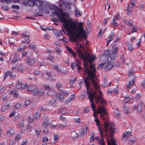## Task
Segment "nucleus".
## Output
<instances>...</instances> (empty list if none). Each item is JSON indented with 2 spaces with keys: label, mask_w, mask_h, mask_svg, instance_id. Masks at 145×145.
I'll return each instance as SVG.
<instances>
[{
  "label": "nucleus",
  "mask_w": 145,
  "mask_h": 145,
  "mask_svg": "<svg viewBox=\"0 0 145 145\" xmlns=\"http://www.w3.org/2000/svg\"><path fill=\"white\" fill-rule=\"evenodd\" d=\"M97 113L100 114L101 117L104 118L105 115H107V112L104 105H102V107L99 106L98 108Z\"/></svg>",
  "instance_id": "nucleus-6"
},
{
  "label": "nucleus",
  "mask_w": 145,
  "mask_h": 145,
  "mask_svg": "<svg viewBox=\"0 0 145 145\" xmlns=\"http://www.w3.org/2000/svg\"><path fill=\"white\" fill-rule=\"evenodd\" d=\"M120 58L122 63H124L125 61V56H124V55H122V56H121L120 57Z\"/></svg>",
  "instance_id": "nucleus-48"
},
{
  "label": "nucleus",
  "mask_w": 145,
  "mask_h": 145,
  "mask_svg": "<svg viewBox=\"0 0 145 145\" xmlns=\"http://www.w3.org/2000/svg\"><path fill=\"white\" fill-rule=\"evenodd\" d=\"M49 123L47 122H44L41 125L43 128H46L48 126Z\"/></svg>",
  "instance_id": "nucleus-30"
},
{
  "label": "nucleus",
  "mask_w": 145,
  "mask_h": 145,
  "mask_svg": "<svg viewBox=\"0 0 145 145\" xmlns=\"http://www.w3.org/2000/svg\"><path fill=\"white\" fill-rule=\"evenodd\" d=\"M59 138V136L58 135L55 134L54 136V140H56L58 139Z\"/></svg>",
  "instance_id": "nucleus-49"
},
{
  "label": "nucleus",
  "mask_w": 145,
  "mask_h": 145,
  "mask_svg": "<svg viewBox=\"0 0 145 145\" xmlns=\"http://www.w3.org/2000/svg\"><path fill=\"white\" fill-rule=\"evenodd\" d=\"M137 31V27H134L133 29L131 30V32L132 33L136 32Z\"/></svg>",
  "instance_id": "nucleus-59"
},
{
  "label": "nucleus",
  "mask_w": 145,
  "mask_h": 145,
  "mask_svg": "<svg viewBox=\"0 0 145 145\" xmlns=\"http://www.w3.org/2000/svg\"><path fill=\"white\" fill-rule=\"evenodd\" d=\"M79 57L83 60V65L85 69L84 71L87 73L88 76L83 78L84 83L87 90L90 88V81L92 86L96 89L99 88V85L96 80L97 76L95 75L96 69L94 65L92 64L96 59L94 55H78Z\"/></svg>",
  "instance_id": "nucleus-1"
},
{
  "label": "nucleus",
  "mask_w": 145,
  "mask_h": 145,
  "mask_svg": "<svg viewBox=\"0 0 145 145\" xmlns=\"http://www.w3.org/2000/svg\"><path fill=\"white\" fill-rule=\"evenodd\" d=\"M28 1V5L31 7H33L35 4V0H29Z\"/></svg>",
  "instance_id": "nucleus-17"
},
{
  "label": "nucleus",
  "mask_w": 145,
  "mask_h": 145,
  "mask_svg": "<svg viewBox=\"0 0 145 145\" xmlns=\"http://www.w3.org/2000/svg\"><path fill=\"white\" fill-rule=\"evenodd\" d=\"M66 49L69 52L70 54L72 53V54H76L72 50V49L71 48H70L69 46H67L66 47Z\"/></svg>",
  "instance_id": "nucleus-23"
},
{
  "label": "nucleus",
  "mask_w": 145,
  "mask_h": 145,
  "mask_svg": "<svg viewBox=\"0 0 145 145\" xmlns=\"http://www.w3.org/2000/svg\"><path fill=\"white\" fill-rule=\"evenodd\" d=\"M79 27H77L75 22L71 24V26L73 27L75 34V39H76L81 37L86 39V32L83 25V23L80 22L78 24Z\"/></svg>",
  "instance_id": "nucleus-3"
},
{
  "label": "nucleus",
  "mask_w": 145,
  "mask_h": 145,
  "mask_svg": "<svg viewBox=\"0 0 145 145\" xmlns=\"http://www.w3.org/2000/svg\"><path fill=\"white\" fill-rule=\"evenodd\" d=\"M118 49V48L117 47H116L113 48V50H112V53L113 54H116L117 52Z\"/></svg>",
  "instance_id": "nucleus-37"
},
{
  "label": "nucleus",
  "mask_w": 145,
  "mask_h": 145,
  "mask_svg": "<svg viewBox=\"0 0 145 145\" xmlns=\"http://www.w3.org/2000/svg\"><path fill=\"white\" fill-rule=\"evenodd\" d=\"M133 72L132 71H129L128 73V76L129 77L133 78V77L135 76L133 74Z\"/></svg>",
  "instance_id": "nucleus-42"
},
{
  "label": "nucleus",
  "mask_w": 145,
  "mask_h": 145,
  "mask_svg": "<svg viewBox=\"0 0 145 145\" xmlns=\"http://www.w3.org/2000/svg\"><path fill=\"white\" fill-rule=\"evenodd\" d=\"M10 59L12 60V63H15L19 60V57L18 55H11Z\"/></svg>",
  "instance_id": "nucleus-9"
},
{
  "label": "nucleus",
  "mask_w": 145,
  "mask_h": 145,
  "mask_svg": "<svg viewBox=\"0 0 145 145\" xmlns=\"http://www.w3.org/2000/svg\"><path fill=\"white\" fill-rule=\"evenodd\" d=\"M123 110L124 112H125L126 114H128L130 113V111L129 108L125 106V105L123 108Z\"/></svg>",
  "instance_id": "nucleus-22"
},
{
  "label": "nucleus",
  "mask_w": 145,
  "mask_h": 145,
  "mask_svg": "<svg viewBox=\"0 0 145 145\" xmlns=\"http://www.w3.org/2000/svg\"><path fill=\"white\" fill-rule=\"evenodd\" d=\"M111 24L113 26H116L117 25V23L114 18H113L112 21L111 23Z\"/></svg>",
  "instance_id": "nucleus-31"
},
{
  "label": "nucleus",
  "mask_w": 145,
  "mask_h": 145,
  "mask_svg": "<svg viewBox=\"0 0 145 145\" xmlns=\"http://www.w3.org/2000/svg\"><path fill=\"white\" fill-rule=\"evenodd\" d=\"M46 8L47 10H52V8L50 5L46 4L45 5Z\"/></svg>",
  "instance_id": "nucleus-41"
},
{
  "label": "nucleus",
  "mask_w": 145,
  "mask_h": 145,
  "mask_svg": "<svg viewBox=\"0 0 145 145\" xmlns=\"http://www.w3.org/2000/svg\"><path fill=\"white\" fill-rule=\"evenodd\" d=\"M130 100V98L129 97H126L125 98V103L128 102Z\"/></svg>",
  "instance_id": "nucleus-56"
},
{
  "label": "nucleus",
  "mask_w": 145,
  "mask_h": 145,
  "mask_svg": "<svg viewBox=\"0 0 145 145\" xmlns=\"http://www.w3.org/2000/svg\"><path fill=\"white\" fill-rule=\"evenodd\" d=\"M58 10H55V12H53V14L57 16L59 19L60 20L61 22L63 23L65 27H67L68 26V24L67 23L68 22L67 18L64 17L68 16L67 14L65 13H63L61 12L62 14V15H61L59 14L58 12Z\"/></svg>",
  "instance_id": "nucleus-5"
},
{
  "label": "nucleus",
  "mask_w": 145,
  "mask_h": 145,
  "mask_svg": "<svg viewBox=\"0 0 145 145\" xmlns=\"http://www.w3.org/2000/svg\"><path fill=\"white\" fill-rule=\"evenodd\" d=\"M108 56V57H109V58L111 60H113L115 59L117 57L116 55H106Z\"/></svg>",
  "instance_id": "nucleus-21"
},
{
  "label": "nucleus",
  "mask_w": 145,
  "mask_h": 145,
  "mask_svg": "<svg viewBox=\"0 0 145 145\" xmlns=\"http://www.w3.org/2000/svg\"><path fill=\"white\" fill-rule=\"evenodd\" d=\"M22 82V81L21 80H20L18 81L17 84L16 85V86L15 87V88L16 89H19L22 88L23 85H21Z\"/></svg>",
  "instance_id": "nucleus-12"
},
{
  "label": "nucleus",
  "mask_w": 145,
  "mask_h": 145,
  "mask_svg": "<svg viewBox=\"0 0 145 145\" xmlns=\"http://www.w3.org/2000/svg\"><path fill=\"white\" fill-rule=\"evenodd\" d=\"M39 90L37 88L35 89L33 91V95H37L39 92Z\"/></svg>",
  "instance_id": "nucleus-33"
},
{
  "label": "nucleus",
  "mask_w": 145,
  "mask_h": 145,
  "mask_svg": "<svg viewBox=\"0 0 145 145\" xmlns=\"http://www.w3.org/2000/svg\"><path fill=\"white\" fill-rule=\"evenodd\" d=\"M44 87L45 88V89L49 91L51 89L50 85L45 84H44Z\"/></svg>",
  "instance_id": "nucleus-38"
},
{
  "label": "nucleus",
  "mask_w": 145,
  "mask_h": 145,
  "mask_svg": "<svg viewBox=\"0 0 145 145\" xmlns=\"http://www.w3.org/2000/svg\"><path fill=\"white\" fill-rule=\"evenodd\" d=\"M142 103H139L137 107V108L138 111L140 113L141 111L142 110Z\"/></svg>",
  "instance_id": "nucleus-19"
},
{
  "label": "nucleus",
  "mask_w": 145,
  "mask_h": 145,
  "mask_svg": "<svg viewBox=\"0 0 145 145\" xmlns=\"http://www.w3.org/2000/svg\"><path fill=\"white\" fill-rule=\"evenodd\" d=\"M135 76H134L133 77V78H131V81H129V83L128 84H126V87H127L129 88V86H132L134 84V81L135 79Z\"/></svg>",
  "instance_id": "nucleus-10"
},
{
  "label": "nucleus",
  "mask_w": 145,
  "mask_h": 145,
  "mask_svg": "<svg viewBox=\"0 0 145 145\" xmlns=\"http://www.w3.org/2000/svg\"><path fill=\"white\" fill-rule=\"evenodd\" d=\"M63 85L59 84H56V87L59 90V88L62 87Z\"/></svg>",
  "instance_id": "nucleus-61"
},
{
  "label": "nucleus",
  "mask_w": 145,
  "mask_h": 145,
  "mask_svg": "<svg viewBox=\"0 0 145 145\" xmlns=\"http://www.w3.org/2000/svg\"><path fill=\"white\" fill-rule=\"evenodd\" d=\"M62 3L63 5L65 6V8L67 7V6H69L71 4V3L69 2L65 3L63 2H62Z\"/></svg>",
  "instance_id": "nucleus-40"
},
{
  "label": "nucleus",
  "mask_w": 145,
  "mask_h": 145,
  "mask_svg": "<svg viewBox=\"0 0 145 145\" xmlns=\"http://www.w3.org/2000/svg\"><path fill=\"white\" fill-rule=\"evenodd\" d=\"M29 35H26V33H23L21 35H20V37H21L23 38L25 37V40H30V39H29Z\"/></svg>",
  "instance_id": "nucleus-15"
},
{
  "label": "nucleus",
  "mask_w": 145,
  "mask_h": 145,
  "mask_svg": "<svg viewBox=\"0 0 145 145\" xmlns=\"http://www.w3.org/2000/svg\"><path fill=\"white\" fill-rule=\"evenodd\" d=\"M115 63V62H112V63L110 62H105V68L107 71L109 70L113 67Z\"/></svg>",
  "instance_id": "nucleus-7"
},
{
  "label": "nucleus",
  "mask_w": 145,
  "mask_h": 145,
  "mask_svg": "<svg viewBox=\"0 0 145 145\" xmlns=\"http://www.w3.org/2000/svg\"><path fill=\"white\" fill-rule=\"evenodd\" d=\"M19 118V116L18 115H16L13 118V120L14 121H17Z\"/></svg>",
  "instance_id": "nucleus-52"
},
{
  "label": "nucleus",
  "mask_w": 145,
  "mask_h": 145,
  "mask_svg": "<svg viewBox=\"0 0 145 145\" xmlns=\"http://www.w3.org/2000/svg\"><path fill=\"white\" fill-rule=\"evenodd\" d=\"M75 14L76 16L77 17L80 16L82 14L80 12V11H79L77 9H76Z\"/></svg>",
  "instance_id": "nucleus-29"
},
{
  "label": "nucleus",
  "mask_w": 145,
  "mask_h": 145,
  "mask_svg": "<svg viewBox=\"0 0 145 145\" xmlns=\"http://www.w3.org/2000/svg\"><path fill=\"white\" fill-rule=\"evenodd\" d=\"M1 6L2 8L5 10H8L9 9V8L8 7L7 5L3 4L1 5Z\"/></svg>",
  "instance_id": "nucleus-28"
},
{
  "label": "nucleus",
  "mask_w": 145,
  "mask_h": 145,
  "mask_svg": "<svg viewBox=\"0 0 145 145\" xmlns=\"http://www.w3.org/2000/svg\"><path fill=\"white\" fill-rule=\"evenodd\" d=\"M17 71L19 73H22L23 72V69L20 67H19L18 68Z\"/></svg>",
  "instance_id": "nucleus-55"
},
{
  "label": "nucleus",
  "mask_w": 145,
  "mask_h": 145,
  "mask_svg": "<svg viewBox=\"0 0 145 145\" xmlns=\"http://www.w3.org/2000/svg\"><path fill=\"white\" fill-rule=\"evenodd\" d=\"M21 106V104L17 103L15 105V108H16L17 109H18L20 108Z\"/></svg>",
  "instance_id": "nucleus-62"
},
{
  "label": "nucleus",
  "mask_w": 145,
  "mask_h": 145,
  "mask_svg": "<svg viewBox=\"0 0 145 145\" xmlns=\"http://www.w3.org/2000/svg\"><path fill=\"white\" fill-rule=\"evenodd\" d=\"M10 72V71H8L5 72V75L4 76V80L6 79L7 78V77L8 76H9V74H10L9 73Z\"/></svg>",
  "instance_id": "nucleus-39"
},
{
  "label": "nucleus",
  "mask_w": 145,
  "mask_h": 145,
  "mask_svg": "<svg viewBox=\"0 0 145 145\" xmlns=\"http://www.w3.org/2000/svg\"><path fill=\"white\" fill-rule=\"evenodd\" d=\"M131 7H130L129 5L127 7V14L128 15H130L131 14V12L132 11Z\"/></svg>",
  "instance_id": "nucleus-27"
},
{
  "label": "nucleus",
  "mask_w": 145,
  "mask_h": 145,
  "mask_svg": "<svg viewBox=\"0 0 145 145\" xmlns=\"http://www.w3.org/2000/svg\"><path fill=\"white\" fill-rule=\"evenodd\" d=\"M100 60L102 61H104L107 59H108V61H109V58L108 57V56L106 55H102L100 57Z\"/></svg>",
  "instance_id": "nucleus-14"
},
{
  "label": "nucleus",
  "mask_w": 145,
  "mask_h": 145,
  "mask_svg": "<svg viewBox=\"0 0 145 145\" xmlns=\"http://www.w3.org/2000/svg\"><path fill=\"white\" fill-rule=\"evenodd\" d=\"M33 118L38 120L40 119V114L39 112H36L34 114Z\"/></svg>",
  "instance_id": "nucleus-20"
},
{
  "label": "nucleus",
  "mask_w": 145,
  "mask_h": 145,
  "mask_svg": "<svg viewBox=\"0 0 145 145\" xmlns=\"http://www.w3.org/2000/svg\"><path fill=\"white\" fill-rule=\"evenodd\" d=\"M46 59H48L51 61H53L54 59V57L50 55H49L46 58Z\"/></svg>",
  "instance_id": "nucleus-24"
},
{
  "label": "nucleus",
  "mask_w": 145,
  "mask_h": 145,
  "mask_svg": "<svg viewBox=\"0 0 145 145\" xmlns=\"http://www.w3.org/2000/svg\"><path fill=\"white\" fill-rule=\"evenodd\" d=\"M85 134V129L84 128H82V130L81 132V134L80 135V136L81 137H83L84 136V135Z\"/></svg>",
  "instance_id": "nucleus-46"
},
{
  "label": "nucleus",
  "mask_w": 145,
  "mask_h": 145,
  "mask_svg": "<svg viewBox=\"0 0 145 145\" xmlns=\"http://www.w3.org/2000/svg\"><path fill=\"white\" fill-rule=\"evenodd\" d=\"M87 93L89 100L90 99L91 97H92L93 101V103L95 101L94 99L96 104L98 103L99 104L100 102L102 104L106 103V101L103 98V96H99L96 92L93 90L92 88H88V90H87Z\"/></svg>",
  "instance_id": "nucleus-4"
},
{
  "label": "nucleus",
  "mask_w": 145,
  "mask_h": 145,
  "mask_svg": "<svg viewBox=\"0 0 145 145\" xmlns=\"http://www.w3.org/2000/svg\"><path fill=\"white\" fill-rule=\"evenodd\" d=\"M10 104L7 103L5 105H3L2 107L1 111H4L7 109H8L10 106Z\"/></svg>",
  "instance_id": "nucleus-16"
},
{
  "label": "nucleus",
  "mask_w": 145,
  "mask_h": 145,
  "mask_svg": "<svg viewBox=\"0 0 145 145\" xmlns=\"http://www.w3.org/2000/svg\"><path fill=\"white\" fill-rule=\"evenodd\" d=\"M107 84V80H106L105 78H104L103 82V85L104 86H106Z\"/></svg>",
  "instance_id": "nucleus-50"
},
{
  "label": "nucleus",
  "mask_w": 145,
  "mask_h": 145,
  "mask_svg": "<svg viewBox=\"0 0 145 145\" xmlns=\"http://www.w3.org/2000/svg\"><path fill=\"white\" fill-rule=\"evenodd\" d=\"M24 126V122H22L18 125V128L20 129L22 128Z\"/></svg>",
  "instance_id": "nucleus-43"
},
{
  "label": "nucleus",
  "mask_w": 145,
  "mask_h": 145,
  "mask_svg": "<svg viewBox=\"0 0 145 145\" xmlns=\"http://www.w3.org/2000/svg\"><path fill=\"white\" fill-rule=\"evenodd\" d=\"M133 49V47L132 44H129L128 45V49L129 51H131Z\"/></svg>",
  "instance_id": "nucleus-35"
},
{
  "label": "nucleus",
  "mask_w": 145,
  "mask_h": 145,
  "mask_svg": "<svg viewBox=\"0 0 145 145\" xmlns=\"http://www.w3.org/2000/svg\"><path fill=\"white\" fill-rule=\"evenodd\" d=\"M95 121L96 122L97 125V126L101 125L100 121L97 117H96L95 118Z\"/></svg>",
  "instance_id": "nucleus-34"
},
{
  "label": "nucleus",
  "mask_w": 145,
  "mask_h": 145,
  "mask_svg": "<svg viewBox=\"0 0 145 145\" xmlns=\"http://www.w3.org/2000/svg\"><path fill=\"white\" fill-rule=\"evenodd\" d=\"M65 108L63 109L62 108H61L59 109V110L61 111V113L63 114H65L66 113V111L65 110Z\"/></svg>",
  "instance_id": "nucleus-54"
},
{
  "label": "nucleus",
  "mask_w": 145,
  "mask_h": 145,
  "mask_svg": "<svg viewBox=\"0 0 145 145\" xmlns=\"http://www.w3.org/2000/svg\"><path fill=\"white\" fill-rule=\"evenodd\" d=\"M45 128L43 130V132L46 133L47 134L48 133V128Z\"/></svg>",
  "instance_id": "nucleus-64"
},
{
  "label": "nucleus",
  "mask_w": 145,
  "mask_h": 145,
  "mask_svg": "<svg viewBox=\"0 0 145 145\" xmlns=\"http://www.w3.org/2000/svg\"><path fill=\"white\" fill-rule=\"evenodd\" d=\"M141 96V95L139 94H138L135 97V99L137 100H139Z\"/></svg>",
  "instance_id": "nucleus-60"
},
{
  "label": "nucleus",
  "mask_w": 145,
  "mask_h": 145,
  "mask_svg": "<svg viewBox=\"0 0 145 145\" xmlns=\"http://www.w3.org/2000/svg\"><path fill=\"white\" fill-rule=\"evenodd\" d=\"M105 62L103 63H101V64L99 65L98 67H98V69H101L103 67V66H104L105 67Z\"/></svg>",
  "instance_id": "nucleus-36"
},
{
  "label": "nucleus",
  "mask_w": 145,
  "mask_h": 145,
  "mask_svg": "<svg viewBox=\"0 0 145 145\" xmlns=\"http://www.w3.org/2000/svg\"><path fill=\"white\" fill-rule=\"evenodd\" d=\"M93 99L92 97L90 99V102L91 103V107L93 111V115L94 117L95 118L97 116V114H96V106L94 103H93Z\"/></svg>",
  "instance_id": "nucleus-8"
},
{
  "label": "nucleus",
  "mask_w": 145,
  "mask_h": 145,
  "mask_svg": "<svg viewBox=\"0 0 145 145\" xmlns=\"http://www.w3.org/2000/svg\"><path fill=\"white\" fill-rule=\"evenodd\" d=\"M0 1L3 3H4L5 1L6 3L7 4H9V3L11 2V0H0Z\"/></svg>",
  "instance_id": "nucleus-57"
},
{
  "label": "nucleus",
  "mask_w": 145,
  "mask_h": 145,
  "mask_svg": "<svg viewBox=\"0 0 145 145\" xmlns=\"http://www.w3.org/2000/svg\"><path fill=\"white\" fill-rule=\"evenodd\" d=\"M62 33H58L57 35V39L59 41H61V39H60V37L61 36V35H62Z\"/></svg>",
  "instance_id": "nucleus-45"
},
{
  "label": "nucleus",
  "mask_w": 145,
  "mask_h": 145,
  "mask_svg": "<svg viewBox=\"0 0 145 145\" xmlns=\"http://www.w3.org/2000/svg\"><path fill=\"white\" fill-rule=\"evenodd\" d=\"M114 125L113 123L105 121L104 123L103 129L98 127L99 132L101 137V140L98 137H95L99 144L102 145V140L105 142L103 137H105L108 145H117L116 140L113 138V133L115 132L116 129L114 128Z\"/></svg>",
  "instance_id": "nucleus-2"
},
{
  "label": "nucleus",
  "mask_w": 145,
  "mask_h": 145,
  "mask_svg": "<svg viewBox=\"0 0 145 145\" xmlns=\"http://www.w3.org/2000/svg\"><path fill=\"white\" fill-rule=\"evenodd\" d=\"M35 4L38 7H41L43 3V1L40 0H35Z\"/></svg>",
  "instance_id": "nucleus-13"
},
{
  "label": "nucleus",
  "mask_w": 145,
  "mask_h": 145,
  "mask_svg": "<svg viewBox=\"0 0 145 145\" xmlns=\"http://www.w3.org/2000/svg\"><path fill=\"white\" fill-rule=\"evenodd\" d=\"M12 7L13 9H15L17 10H19L20 8L18 6L14 5H12Z\"/></svg>",
  "instance_id": "nucleus-44"
},
{
  "label": "nucleus",
  "mask_w": 145,
  "mask_h": 145,
  "mask_svg": "<svg viewBox=\"0 0 145 145\" xmlns=\"http://www.w3.org/2000/svg\"><path fill=\"white\" fill-rule=\"evenodd\" d=\"M114 36V33L113 31L112 32L109 36L108 37V38L109 39V40H111V41L112 40V38Z\"/></svg>",
  "instance_id": "nucleus-32"
},
{
  "label": "nucleus",
  "mask_w": 145,
  "mask_h": 145,
  "mask_svg": "<svg viewBox=\"0 0 145 145\" xmlns=\"http://www.w3.org/2000/svg\"><path fill=\"white\" fill-rule=\"evenodd\" d=\"M56 97L57 99H59L60 101L63 102V101L64 96L63 95L60 94L58 93Z\"/></svg>",
  "instance_id": "nucleus-18"
},
{
  "label": "nucleus",
  "mask_w": 145,
  "mask_h": 145,
  "mask_svg": "<svg viewBox=\"0 0 145 145\" xmlns=\"http://www.w3.org/2000/svg\"><path fill=\"white\" fill-rule=\"evenodd\" d=\"M43 10L42 9H39L38 10L36 11L35 15V16H42L43 15L42 14Z\"/></svg>",
  "instance_id": "nucleus-11"
},
{
  "label": "nucleus",
  "mask_w": 145,
  "mask_h": 145,
  "mask_svg": "<svg viewBox=\"0 0 145 145\" xmlns=\"http://www.w3.org/2000/svg\"><path fill=\"white\" fill-rule=\"evenodd\" d=\"M32 125L30 124V123L29 124L27 127V129L29 131L32 128Z\"/></svg>",
  "instance_id": "nucleus-51"
},
{
  "label": "nucleus",
  "mask_w": 145,
  "mask_h": 145,
  "mask_svg": "<svg viewBox=\"0 0 145 145\" xmlns=\"http://www.w3.org/2000/svg\"><path fill=\"white\" fill-rule=\"evenodd\" d=\"M82 96L84 98L87 97V95H86V92L85 91H84L82 93Z\"/></svg>",
  "instance_id": "nucleus-53"
},
{
  "label": "nucleus",
  "mask_w": 145,
  "mask_h": 145,
  "mask_svg": "<svg viewBox=\"0 0 145 145\" xmlns=\"http://www.w3.org/2000/svg\"><path fill=\"white\" fill-rule=\"evenodd\" d=\"M29 48L30 49L34 50L36 48V46H34L33 45L31 44L29 46Z\"/></svg>",
  "instance_id": "nucleus-47"
},
{
  "label": "nucleus",
  "mask_w": 145,
  "mask_h": 145,
  "mask_svg": "<svg viewBox=\"0 0 145 145\" xmlns=\"http://www.w3.org/2000/svg\"><path fill=\"white\" fill-rule=\"evenodd\" d=\"M15 39L13 38H10L9 39V42L10 44H14L15 41Z\"/></svg>",
  "instance_id": "nucleus-25"
},
{
  "label": "nucleus",
  "mask_w": 145,
  "mask_h": 145,
  "mask_svg": "<svg viewBox=\"0 0 145 145\" xmlns=\"http://www.w3.org/2000/svg\"><path fill=\"white\" fill-rule=\"evenodd\" d=\"M16 113V112L14 111L11 112L9 115V117H13L15 115Z\"/></svg>",
  "instance_id": "nucleus-63"
},
{
  "label": "nucleus",
  "mask_w": 145,
  "mask_h": 145,
  "mask_svg": "<svg viewBox=\"0 0 145 145\" xmlns=\"http://www.w3.org/2000/svg\"><path fill=\"white\" fill-rule=\"evenodd\" d=\"M56 102V100L55 99H52L50 100L49 103L48 105H52Z\"/></svg>",
  "instance_id": "nucleus-26"
},
{
  "label": "nucleus",
  "mask_w": 145,
  "mask_h": 145,
  "mask_svg": "<svg viewBox=\"0 0 145 145\" xmlns=\"http://www.w3.org/2000/svg\"><path fill=\"white\" fill-rule=\"evenodd\" d=\"M21 135L20 134L17 135L15 139L16 140H18L21 138Z\"/></svg>",
  "instance_id": "nucleus-58"
}]
</instances>
